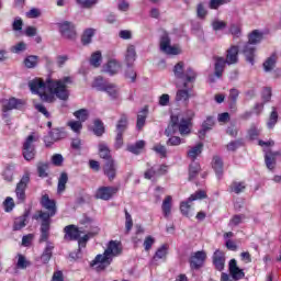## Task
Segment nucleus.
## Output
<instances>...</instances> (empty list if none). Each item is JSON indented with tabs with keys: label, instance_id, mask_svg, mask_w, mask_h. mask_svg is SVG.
Wrapping results in <instances>:
<instances>
[{
	"label": "nucleus",
	"instance_id": "f257e3e1",
	"mask_svg": "<svg viewBox=\"0 0 281 281\" xmlns=\"http://www.w3.org/2000/svg\"><path fill=\"white\" fill-rule=\"evenodd\" d=\"M67 85H71V77L58 80L47 79L46 82L42 79H33L29 82L32 93L40 95L43 102H54L56 98L67 100L69 98Z\"/></svg>",
	"mask_w": 281,
	"mask_h": 281
},
{
	"label": "nucleus",
	"instance_id": "f03ea898",
	"mask_svg": "<svg viewBox=\"0 0 281 281\" xmlns=\"http://www.w3.org/2000/svg\"><path fill=\"white\" fill-rule=\"evenodd\" d=\"M183 67V61H179L173 67L175 77L182 82V85H177V87L180 89L176 93V102H188L190 100V91H192V85L196 82V71L190 67L184 70ZM181 87L183 89H181Z\"/></svg>",
	"mask_w": 281,
	"mask_h": 281
},
{
	"label": "nucleus",
	"instance_id": "7ed1b4c3",
	"mask_svg": "<svg viewBox=\"0 0 281 281\" xmlns=\"http://www.w3.org/2000/svg\"><path fill=\"white\" fill-rule=\"evenodd\" d=\"M120 254H122V243L117 240H111L109 241L104 254L98 255L94 260H92L91 267H94L97 271H102L109 267V265L113 262V258H117Z\"/></svg>",
	"mask_w": 281,
	"mask_h": 281
},
{
	"label": "nucleus",
	"instance_id": "20e7f679",
	"mask_svg": "<svg viewBox=\"0 0 281 281\" xmlns=\"http://www.w3.org/2000/svg\"><path fill=\"white\" fill-rule=\"evenodd\" d=\"M190 126H192L190 119H180L179 115L173 114L171 115V121L165 131V135H167V137H170L171 135H175L177 131L182 137L186 135H190Z\"/></svg>",
	"mask_w": 281,
	"mask_h": 281
},
{
	"label": "nucleus",
	"instance_id": "39448f33",
	"mask_svg": "<svg viewBox=\"0 0 281 281\" xmlns=\"http://www.w3.org/2000/svg\"><path fill=\"white\" fill-rule=\"evenodd\" d=\"M263 33L255 30L252 31L248 36V44L244 46L243 53L244 56H246L247 63H250V65H254V58H256V46L260 41H262Z\"/></svg>",
	"mask_w": 281,
	"mask_h": 281
},
{
	"label": "nucleus",
	"instance_id": "423d86ee",
	"mask_svg": "<svg viewBox=\"0 0 281 281\" xmlns=\"http://www.w3.org/2000/svg\"><path fill=\"white\" fill-rule=\"evenodd\" d=\"M160 52L167 56H179L181 54V46L170 45V36L164 33L160 37Z\"/></svg>",
	"mask_w": 281,
	"mask_h": 281
},
{
	"label": "nucleus",
	"instance_id": "0eeeda50",
	"mask_svg": "<svg viewBox=\"0 0 281 281\" xmlns=\"http://www.w3.org/2000/svg\"><path fill=\"white\" fill-rule=\"evenodd\" d=\"M205 196H207V194L203 190L196 191L195 193L191 194L186 202H181L180 212L184 216H189L190 210H192V204L190 203H192V201H201V199H205Z\"/></svg>",
	"mask_w": 281,
	"mask_h": 281
},
{
	"label": "nucleus",
	"instance_id": "6e6552de",
	"mask_svg": "<svg viewBox=\"0 0 281 281\" xmlns=\"http://www.w3.org/2000/svg\"><path fill=\"white\" fill-rule=\"evenodd\" d=\"M35 142L36 138H34V135H30L23 144V157L26 161H32V159L36 157V148L34 147Z\"/></svg>",
	"mask_w": 281,
	"mask_h": 281
},
{
	"label": "nucleus",
	"instance_id": "1a4fd4ad",
	"mask_svg": "<svg viewBox=\"0 0 281 281\" xmlns=\"http://www.w3.org/2000/svg\"><path fill=\"white\" fill-rule=\"evenodd\" d=\"M27 183H30V173H24L15 188V196L18 199V203L25 202V190L27 189Z\"/></svg>",
	"mask_w": 281,
	"mask_h": 281
},
{
	"label": "nucleus",
	"instance_id": "9d476101",
	"mask_svg": "<svg viewBox=\"0 0 281 281\" xmlns=\"http://www.w3.org/2000/svg\"><path fill=\"white\" fill-rule=\"evenodd\" d=\"M1 104L3 113H7V111H12L14 109H23L25 105V100L16 98L3 99L1 100Z\"/></svg>",
	"mask_w": 281,
	"mask_h": 281
},
{
	"label": "nucleus",
	"instance_id": "9b49d317",
	"mask_svg": "<svg viewBox=\"0 0 281 281\" xmlns=\"http://www.w3.org/2000/svg\"><path fill=\"white\" fill-rule=\"evenodd\" d=\"M85 232L87 231H83L82 227L78 228L76 227V225H68L65 227V239L66 240H78V243H80V237L81 234H85Z\"/></svg>",
	"mask_w": 281,
	"mask_h": 281
},
{
	"label": "nucleus",
	"instance_id": "f8f14e48",
	"mask_svg": "<svg viewBox=\"0 0 281 281\" xmlns=\"http://www.w3.org/2000/svg\"><path fill=\"white\" fill-rule=\"evenodd\" d=\"M59 32L65 38H76V26L71 22L58 23Z\"/></svg>",
	"mask_w": 281,
	"mask_h": 281
},
{
	"label": "nucleus",
	"instance_id": "ddd939ff",
	"mask_svg": "<svg viewBox=\"0 0 281 281\" xmlns=\"http://www.w3.org/2000/svg\"><path fill=\"white\" fill-rule=\"evenodd\" d=\"M117 192L116 187H100L95 192V199H101V201H109L112 199L113 194Z\"/></svg>",
	"mask_w": 281,
	"mask_h": 281
},
{
	"label": "nucleus",
	"instance_id": "4468645a",
	"mask_svg": "<svg viewBox=\"0 0 281 281\" xmlns=\"http://www.w3.org/2000/svg\"><path fill=\"white\" fill-rule=\"evenodd\" d=\"M41 204H42V207L47 210V212H44V214H47L50 217L56 215V202L49 199V195L47 194L43 195L41 200Z\"/></svg>",
	"mask_w": 281,
	"mask_h": 281
},
{
	"label": "nucleus",
	"instance_id": "2eb2a0df",
	"mask_svg": "<svg viewBox=\"0 0 281 281\" xmlns=\"http://www.w3.org/2000/svg\"><path fill=\"white\" fill-rule=\"evenodd\" d=\"M103 71L110 76H115L122 71V64L116 59H110L104 66Z\"/></svg>",
	"mask_w": 281,
	"mask_h": 281
},
{
	"label": "nucleus",
	"instance_id": "dca6fc26",
	"mask_svg": "<svg viewBox=\"0 0 281 281\" xmlns=\"http://www.w3.org/2000/svg\"><path fill=\"white\" fill-rule=\"evenodd\" d=\"M228 269L233 280H243V278H245V272L243 271V269H239L236 259H232L229 261Z\"/></svg>",
	"mask_w": 281,
	"mask_h": 281
},
{
	"label": "nucleus",
	"instance_id": "f3484780",
	"mask_svg": "<svg viewBox=\"0 0 281 281\" xmlns=\"http://www.w3.org/2000/svg\"><path fill=\"white\" fill-rule=\"evenodd\" d=\"M213 265L217 271L225 269V252L222 250H215L213 254Z\"/></svg>",
	"mask_w": 281,
	"mask_h": 281
},
{
	"label": "nucleus",
	"instance_id": "a211bd4d",
	"mask_svg": "<svg viewBox=\"0 0 281 281\" xmlns=\"http://www.w3.org/2000/svg\"><path fill=\"white\" fill-rule=\"evenodd\" d=\"M136 58H137V52L135 50V46L128 45L125 50V58H124L126 67H133Z\"/></svg>",
	"mask_w": 281,
	"mask_h": 281
},
{
	"label": "nucleus",
	"instance_id": "6ab92c4d",
	"mask_svg": "<svg viewBox=\"0 0 281 281\" xmlns=\"http://www.w3.org/2000/svg\"><path fill=\"white\" fill-rule=\"evenodd\" d=\"M168 171L167 166H154L151 169L145 171V179H153V177H159L161 175H166Z\"/></svg>",
	"mask_w": 281,
	"mask_h": 281
},
{
	"label": "nucleus",
	"instance_id": "aec40b11",
	"mask_svg": "<svg viewBox=\"0 0 281 281\" xmlns=\"http://www.w3.org/2000/svg\"><path fill=\"white\" fill-rule=\"evenodd\" d=\"M206 255L203 251H196L190 259V263L192 269H199V267H203V262H205Z\"/></svg>",
	"mask_w": 281,
	"mask_h": 281
},
{
	"label": "nucleus",
	"instance_id": "412c9836",
	"mask_svg": "<svg viewBox=\"0 0 281 281\" xmlns=\"http://www.w3.org/2000/svg\"><path fill=\"white\" fill-rule=\"evenodd\" d=\"M225 61L227 65H236L238 63V46L233 45L226 50Z\"/></svg>",
	"mask_w": 281,
	"mask_h": 281
},
{
	"label": "nucleus",
	"instance_id": "4be33fe9",
	"mask_svg": "<svg viewBox=\"0 0 281 281\" xmlns=\"http://www.w3.org/2000/svg\"><path fill=\"white\" fill-rule=\"evenodd\" d=\"M103 170L104 175L108 176L110 181H113V179H115V175L117 173V165H115L114 160H108Z\"/></svg>",
	"mask_w": 281,
	"mask_h": 281
},
{
	"label": "nucleus",
	"instance_id": "5701e85b",
	"mask_svg": "<svg viewBox=\"0 0 281 281\" xmlns=\"http://www.w3.org/2000/svg\"><path fill=\"white\" fill-rule=\"evenodd\" d=\"M167 256H168V245L165 244L156 250L151 259V265H157V260H166Z\"/></svg>",
	"mask_w": 281,
	"mask_h": 281
},
{
	"label": "nucleus",
	"instance_id": "b1692460",
	"mask_svg": "<svg viewBox=\"0 0 281 281\" xmlns=\"http://www.w3.org/2000/svg\"><path fill=\"white\" fill-rule=\"evenodd\" d=\"M214 60L215 76L217 78H222L223 71H225V65H227V63L225 61L224 57H214Z\"/></svg>",
	"mask_w": 281,
	"mask_h": 281
},
{
	"label": "nucleus",
	"instance_id": "393cba45",
	"mask_svg": "<svg viewBox=\"0 0 281 281\" xmlns=\"http://www.w3.org/2000/svg\"><path fill=\"white\" fill-rule=\"evenodd\" d=\"M162 214L165 218H170V214L172 212V196L167 195L165 200L162 201L161 205Z\"/></svg>",
	"mask_w": 281,
	"mask_h": 281
},
{
	"label": "nucleus",
	"instance_id": "a878e982",
	"mask_svg": "<svg viewBox=\"0 0 281 281\" xmlns=\"http://www.w3.org/2000/svg\"><path fill=\"white\" fill-rule=\"evenodd\" d=\"M53 251H54V244H52V241H47L46 247L41 256V260L44 265H47V262L52 260Z\"/></svg>",
	"mask_w": 281,
	"mask_h": 281
},
{
	"label": "nucleus",
	"instance_id": "bb28decb",
	"mask_svg": "<svg viewBox=\"0 0 281 281\" xmlns=\"http://www.w3.org/2000/svg\"><path fill=\"white\" fill-rule=\"evenodd\" d=\"M146 117H148V108H144L137 114L136 128L138 131H142V128H144V126L146 124Z\"/></svg>",
	"mask_w": 281,
	"mask_h": 281
},
{
	"label": "nucleus",
	"instance_id": "cd10ccee",
	"mask_svg": "<svg viewBox=\"0 0 281 281\" xmlns=\"http://www.w3.org/2000/svg\"><path fill=\"white\" fill-rule=\"evenodd\" d=\"M98 234H100V228L98 226L92 227L91 231H88L85 237L79 239V247H85V245H87V240H89V238H93V236H98Z\"/></svg>",
	"mask_w": 281,
	"mask_h": 281
},
{
	"label": "nucleus",
	"instance_id": "c85d7f7f",
	"mask_svg": "<svg viewBox=\"0 0 281 281\" xmlns=\"http://www.w3.org/2000/svg\"><path fill=\"white\" fill-rule=\"evenodd\" d=\"M38 217L42 221L41 232H49V225L52 224V216L47 215V213L40 212Z\"/></svg>",
	"mask_w": 281,
	"mask_h": 281
},
{
	"label": "nucleus",
	"instance_id": "c756f323",
	"mask_svg": "<svg viewBox=\"0 0 281 281\" xmlns=\"http://www.w3.org/2000/svg\"><path fill=\"white\" fill-rule=\"evenodd\" d=\"M112 100H117L120 98V88L115 86L114 83L106 85L105 90H103Z\"/></svg>",
	"mask_w": 281,
	"mask_h": 281
},
{
	"label": "nucleus",
	"instance_id": "7c9ffc66",
	"mask_svg": "<svg viewBox=\"0 0 281 281\" xmlns=\"http://www.w3.org/2000/svg\"><path fill=\"white\" fill-rule=\"evenodd\" d=\"M212 166L213 170H215L216 176L218 177V179H221V177H223V160L221 159V157L215 156L213 158Z\"/></svg>",
	"mask_w": 281,
	"mask_h": 281
},
{
	"label": "nucleus",
	"instance_id": "2f4dec72",
	"mask_svg": "<svg viewBox=\"0 0 281 281\" xmlns=\"http://www.w3.org/2000/svg\"><path fill=\"white\" fill-rule=\"evenodd\" d=\"M266 166L268 170H273L276 168V159H278V154L276 153H267L265 156Z\"/></svg>",
	"mask_w": 281,
	"mask_h": 281
},
{
	"label": "nucleus",
	"instance_id": "473e14b6",
	"mask_svg": "<svg viewBox=\"0 0 281 281\" xmlns=\"http://www.w3.org/2000/svg\"><path fill=\"white\" fill-rule=\"evenodd\" d=\"M37 175L42 179H45L49 176V164L48 162H38L37 164Z\"/></svg>",
	"mask_w": 281,
	"mask_h": 281
},
{
	"label": "nucleus",
	"instance_id": "72a5a7b5",
	"mask_svg": "<svg viewBox=\"0 0 281 281\" xmlns=\"http://www.w3.org/2000/svg\"><path fill=\"white\" fill-rule=\"evenodd\" d=\"M128 126V116L125 114H122L117 124H116V133L124 134V131H126Z\"/></svg>",
	"mask_w": 281,
	"mask_h": 281
},
{
	"label": "nucleus",
	"instance_id": "f704fd0d",
	"mask_svg": "<svg viewBox=\"0 0 281 281\" xmlns=\"http://www.w3.org/2000/svg\"><path fill=\"white\" fill-rule=\"evenodd\" d=\"M27 225V214H24L14 220L13 229L14 232H19V229H23Z\"/></svg>",
	"mask_w": 281,
	"mask_h": 281
},
{
	"label": "nucleus",
	"instance_id": "c9c22d12",
	"mask_svg": "<svg viewBox=\"0 0 281 281\" xmlns=\"http://www.w3.org/2000/svg\"><path fill=\"white\" fill-rule=\"evenodd\" d=\"M201 153H203V144L199 143L188 151V157L192 159V161H194V159H196V157L200 156Z\"/></svg>",
	"mask_w": 281,
	"mask_h": 281
},
{
	"label": "nucleus",
	"instance_id": "e433bc0d",
	"mask_svg": "<svg viewBox=\"0 0 281 281\" xmlns=\"http://www.w3.org/2000/svg\"><path fill=\"white\" fill-rule=\"evenodd\" d=\"M144 146H146V143L144 140H138L134 145H128L127 150L134 155H139Z\"/></svg>",
	"mask_w": 281,
	"mask_h": 281
},
{
	"label": "nucleus",
	"instance_id": "4c0bfd02",
	"mask_svg": "<svg viewBox=\"0 0 281 281\" xmlns=\"http://www.w3.org/2000/svg\"><path fill=\"white\" fill-rule=\"evenodd\" d=\"M278 110H276V108H272V111L268 117L267 127L274 128L276 124H278Z\"/></svg>",
	"mask_w": 281,
	"mask_h": 281
},
{
	"label": "nucleus",
	"instance_id": "58836bf2",
	"mask_svg": "<svg viewBox=\"0 0 281 281\" xmlns=\"http://www.w3.org/2000/svg\"><path fill=\"white\" fill-rule=\"evenodd\" d=\"M67 181H69V177L67 176V173L63 172L58 179V187H57L58 194H63V192H65Z\"/></svg>",
	"mask_w": 281,
	"mask_h": 281
},
{
	"label": "nucleus",
	"instance_id": "ea45409f",
	"mask_svg": "<svg viewBox=\"0 0 281 281\" xmlns=\"http://www.w3.org/2000/svg\"><path fill=\"white\" fill-rule=\"evenodd\" d=\"M90 65L92 67H100V65H102V53L100 50H97L91 55Z\"/></svg>",
	"mask_w": 281,
	"mask_h": 281
},
{
	"label": "nucleus",
	"instance_id": "a19ab883",
	"mask_svg": "<svg viewBox=\"0 0 281 281\" xmlns=\"http://www.w3.org/2000/svg\"><path fill=\"white\" fill-rule=\"evenodd\" d=\"M99 155L102 159H108V161L111 160V150L106 144H99Z\"/></svg>",
	"mask_w": 281,
	"mask_h": 281
},
{
	"label": "nucleus",
	"instance_id": "79ce46f5",
	"mask_svg": "<svg viewBox=\"0 0 281 281\" xmlns=\"http://www.w3.org/2000/svg\"><path fill=\"white\" fill-rule=\"evenodd\" d=\"M106 85H109V82L104 81L102 77H97L92 82V87L98 91H105Z\"/></svg>",
	"mask_w": 281,
	"mask_h": 281
},
{
	"label": "nucleus",
	"instance_id": "37998d69",
	"mask_svg": "<svg viewBox=\"0 0 281 281\" xmlns=\"http://www.w3.org/2000/svg\"><path fill=\"white\" fill-rule=\"evenodd\" d=\"M94 34H95V30H93V29L86 30L81 37V43L83 45H89V43H91V40L93 38Z\"/></svg>",
	"mask_w": 281,
	"mask_h": 281
},
{
	"label": "nucleus",
	"instance_id": "c03bdc74",
	"mask_svg": "<svg viewBox=\"0 0 281 281\" xmlns=\"http://www.w3.org/2000/svg\"><path fill=\"white\" fill-rule=\"evenodd\" d=\"M212 126H214V119L207 117L206 121H204V123L202 124V130L199 132L200 137L205 136V133H207V131H210Z\"/></svg>",
	"mask_w": 281,
	"mask_h": 281
},
{
	"label": "nucleus",
	"instance_id": "a18cd8bd",
	"mask_svg": "<svg viewBox=\"0 0 281 281\" xmlns=\"http://www.w3.org/2000/svg\"><path fill=\"white\" fill-rule=\"evenodd\" d=\"M260 133H262V128L258 125H251L248 130V136L250 139H258V137H260Z\"/></svg>",
	"mask_w": 281,
	"mask_h": 281
},
{
	"label": "nucleus",
	"instance_id": "49530a36",
	"mask_svg": "<svg viewBox=\"0 0 281 281\" xmlns=\"http://www.w3.org/2000/svg\"><path fill=\"white\" fill-rule=\"evenodd\" d=\"M24 65H25V67H27V69H34V67H36V65H38V57L34 56V55L27 56L24 59Z\"/></svg>",
	"mask_w": 281,
	"mask_h": 281
},
{
	"label": "nucleus",
	"instance_id": "de8ad7c7",
	"mask_svg": "<svg viewBox=\"0 0 281 281\" xmlns=\"http://www.w3.org/2000/svg\"><path fill=\"white\" fill-rule=\"evenodd\" d=\"M199 170H201V166L196 162H192L189 167V180L192 181L199 175Z\"/></svg>",
	"mask_w": 281,
	"mask_h": 281
},
{
	"label": "nucleus",
	"instance_id": "09e8293b",
	"mask_svg": "<svg viewBox=\"0 0 281 281\" xmlns=\"http://www.w3.org/2000/svg\"><path fill=\"white\" fill-rule=\"evenodd\" d=\"M231 0H210L209 1V8L210 10H218L221 5H225L229 3Z\"/></svg>",
	"mask_w": 281,
	"mask_h": 281
},
{
	"label": "nucleus",
	"instance_id": "8fccbe9b",
	"mask_svg": "<svg viewBox=\"0 0 281 281\" xmlns=\"http://www.w3.org/2000/svg\"><path fill=\"white\" fill-rule=\"evenodd\" d=\"M276 55L270 56L265 63H263V69L265 71H271L273 67H276Z\"/></svg>",
	"mask_w": 281,
	"mask_h": 281
},
{
	"label": "nucleus",
	"instance_id": "3c124183",
	"mask_svg": "<svg viewBox=\"0 0 281 281\" xmlns=\"http://www.w3.org/2000/svg\"><path fill=\"white\" fill-rule=\"evenodd\" d=\"M245 182H233L231 184V192H235V194H240V192L245 191Z\"/></svg>",
	"mask_w": 281,
	"mask_h": 281
},
{
	"label": "nucleus",
	"instance_id": "603ef678",
	"mask_svg": "<svg viewBox=\"0 0 281 281\" xmlns=\"http://www.w3.org/2000/svg\"><path fill=\"white\" fill-rule=\"evenodd\" d=\"M75 117H77V120H79V122H87L88 117H89V112L85 109H81L79 111H76L74 113Z\"/></svg>",
	"mask_w": 281,
	"mask_h": 281
},
{
	"label": "nucleus",
	"instance_id": "864d4df0",
	"mask_svg": "<svg viewBox=\"0 0 281 281\" xmlns=\"http://www.w3.org/2000/svg\"><path fill=\"white\" fill-rule=\"evenodd\" d=\"M67 125L74 133H80L82 131V123L80 121H69Z\"/></svg>",
	"mask_w": 281,
	"mask_h": 281
},
{
	"label": "nucleus",
	"instance_id": "5fc2aeb1",
	"mask_svg": "<svg viewBox=\"0 0 281 281\" xmlns=\"http://www.w3.org/2000/svg\"><path fill=\"white\" fill-rule=\"evenodd\" d=\"M212 27L215 32H221V30H225L227 27V23L221 20H214L212 22Z\"/></svg>",
	"mask_w": 281,
	"mask_h": 281
},
{
	"label": "nucleus",
	"instance_id": "6e6d98bb",
	"mask_svg": "<svg viewBox=\"0 0 281 281\" xmlns=\"http://www.w3.org/2000/svg\"><path fill=\"white\" fill-rule=\"evenodd\" d=\"M93 133L94 135H98V137H100V135L104 133V125L102 124V121L100 120L94 121Z\"/></svg>",
	"mask_w": 281,
	"mask_h": 281
},
{
	"label": "nucleus",
	"instance_id": "4d7b16f0",
	"mask_svg": "<svg viewBox=\"0 0 281 281\" xmlns=\"http://www.w3.org/2000/svg\"><path fill=\"white\" fill-rule=\"evenodd\" d=\"M3 207L5 212H12L14 210V199L8 196L3 202Z\"/></svg>",
	"mask_w": 281,
	"mask_h": 281
},
{
	"label": "nucleus",
	"instance_id": "13d9d810",
	"mask_svg": "<svg viewBox=\"0 0 281 281\" xmlns=\"http://www.w3.org/2000/svg\"><path fill=\"white\" fill-rule=\"evenodd\" d=\"M196 14H198V19H204L205 16H207V10L203 5V3L198 4Z\"/></svg>",
	"mask_w": 281,
	"mask_h": 281
},
{
	"label": "nucleus",
	"instance_id": "bf43d9fd",
	"mask_svg": "<svg viewBox=\"0 0 281 281\" xmlns=\"http://www.w3.org/2000/svg\"><path fill=\"white\" fill-rule=\"evenodd\" d=\"M231 34L234 36V38H240V25L239 24H232L229 29Z\"/></svg>",
	"mask_w": 281,
	"mask_h": 281
},
{
	"label": "nucleus",
	"instance_id": "052dcab7",
	"mask_svg": "<svg viewBox=\"0 0 281 281\" xmlns=\"http://www.w3.org/2000/svg\"><path fill=\"white\" fill-rule=\"evenodd\" d=\"M81 8H93L95 3H98V0H76Z\"/></svg>",
	"mask_w": 281,
	"mask_h": 281
},
{
	"label": "nucleus",
	"instance_id": "680f3d73",
	"mask_svg": "<svg viewBox=\"0 0 281 281\" xmlns=\"http://www.w3.org/2000/svg\"><path fill=\"white\" fill-rule=\"evenodd\" d=\"M125 228L126 232L133 229V217L128 214V211L125 210Z\"/></svg>",
	"mask_w": 281,
	"mask_h": 281
},
{
	"label": "nucleus",
	"instance_id": "e2e57ef3",
	"mask_svg": "<svg viewBox=\"0 0 281 281\" xmlns=\"http://www.w3.org/2000/svg\"><path fill=\"white\" fill-rule=\"evenodd\" d=\"M143 245H144L145 251H150L153 245H155V238H153V236H147Z\"/></svg>",
	"mask_w": 281,
	"mask_h": 281
},
{
	"label": "nucleus",
	"instance_id": "0e129e2a",
	"mask_svg": "<svg viewBox=\"0 0 281 281\" xmlns=\"http://www.w3.org/2000/svg\"><path fill=\"white\" fill-rule=\"evenodd\" d=\"M158 104L160 106H168L170 104V94H161L158 99Z\"/></svg>",
	"mask_w": 281,
	"mask_h": 281
},
{
	"label": "nucleus",
	"instance_id": "69168bd1",
	"mask_svg": "<svg viewBox=\"0 0 281 281\" xmlns=\"http://www.w3.org/2000/svg\"><path fill=\"white\" fill-rule=\"evenodd\" d=\"M25 48H26L25 43L20 42V43H18L16 45H14V46L11 47V52H12L13 54H19V53H21V52H25Z\"/></svg>",
	"mask_w": 281,
	"mask_h": 281
},
{
	"label": "nucleus",
	"instance_id": "338daca9",
	"mask_svg": "<svg viewBox=\"0 0 281 281\" xmlns=\"http://www.w3.org/2000/svg\"><path fill=\"white\" fill-rule=\"evenodd\" d=\"M153 150H155L157 155H160V157H166V153H167L166 146L158 144L154 146Z\"/></svg>",
	"mask_w": 281,
	"mask_h": 281
},
{
	"label": "nucleus",
	"instance_id": "774afa93",
	"mask_svg": "<svg viewBox=\"0 0 281 281\" xmlns=\"http://www.w3.org/2000/svg\"><path fill=\"white\" fill-rule=\"evenodd\" d=\"M181 144V138L178 136H171L167 140V146H179Z\"/></svg>",
	"mask_w": 281,
	"mask_h": 281
}]
</instances>
